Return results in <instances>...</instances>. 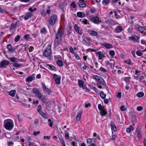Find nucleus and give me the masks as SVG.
Wrapping results in <instances>:
<instances>
[{"instance_id": "nucleus-1", "label": "nucleus", "mask_w": 146, "mask_h": 146, "mask_svg": "<svg viewBox=\"0 0 146 146\" xmlns=\"http://www.w3.org/2000/svg\"><path fill=\"white\" fill-rule=\"evenodd\" d=\"M64 31L62 29H60L57 33L55 40L54 44L55 45H58L61 40L62 36Z\"/></svg>"}, {"instance_id": "nucleus-2", "label": "nucleus", "mask_w": 146, "mask_h": 146, "mask_svg": "<svg viewBox=\"0 0 146 146\" xmlns=\"http://www.w3.org/2000/svg\"><path fill=\"white\" fill-rule=\"evenodd\" d=\"M33 91L38 97L44 103L46 102V97L36 88L33 89Z\"/></svg>"}, {"instance_id": "nucleus-3", "label": "nucleus", "mask_w": 146, "mask_h": 146, "mask_svg": "<svg viewBox=\"0 0 146 146\" xmlns=\"http://www.w3.org/2000/svg\"><path fill=\"white\" fill-rule=\"evenodd\" d=\"M4 125L6 129L10 131L13 128V121L10 119L5 120L4 121Z\"/></svg>"}, {"instance_id": "nucleus-4", "label": "nucleus", "mask_w": 146, "mask_h": 146, "mask_svg": "<svg viewBox=\"0 0 146 146\" xmlns=\"http://www.w3.org/2000/svg\"><path fill=\"white\" fill-rule=\"evenodd\" d=\"M10 59L13 62V63H12V64L15 67L20 68L23 66L22 64H19L17 63L19 60V59H18L15 57H13L10 58Z\"/></svg>"}, {"instance_id": "nucleus-5", "label": "nucleus", "mask_w": 146, "mask_h": 146, "mask_svg": "<svg viewBox=\"0 0 146 146\" xmlns=\"http://www.w3.org/2000/svg\"><path fill=\"white\" fill-rule=\"evenodd\" d=\"M57 19L58 18L56 15H53L49 18L48 22L50 25L52 26L55 24Z\"/></svg>"}, {"instance_id": "nucleus-6", "label": "nucleus", "mask_w": 146, "mask_h": 146, "mask_svg": "<svg viewBox=\"0 0 146 146\" xmlns=\"http://www.w3.org/2000/svg\"><path fill=\"white\" fill-rule=\"evenodd\" d=\"M52 45L51 44H49L47 48L44 52L43 54L45 56H48L50 55L51 53V47Z\"/></svg>"}, {"instance_id": "nucleus-7", "label": "nucleus", "mask_w": 146, "mask_h": 146, "mask_svg": "<svg viewBox=\"0 0 146 146\" xmlns=\"http://www.w3.org/2000/svg\"><path fill=\"white\" fill-rule=\"evenodd\" d=\"M94 79L97 81L99 82L103 85H105L106 84L104 81V79L101 77L96 75L93 76Z\"/></svg>"}, {"instance_id": "nucleus-8", "label": "nucleus", "mask_w": 146, "mask_h": 146, "mask_svg": "<svg viewBox=\"0 0 146 146\" xmlns=\"http://www.w3.org/2000/svg\"><path fill=\"white\" fill-rule=\"evenodd\" d=\"M52 75L53 76L56 84L58 85L60 84L61 76L59 75H57L55 74H52Z\"/></svg>"}, {"instance_id": "nucleus-9", "label": "nucleus", "mask_w": 146, "mask_h": 146, "mask_svg": "<svg viewBox=\"0 0 146 146\" xmlns=\"http://www.w3.org/2000/svg\"><path fill=\"white\" fill-rule=\"evenodd\" d=\"M90 19L95 23H98L99 22H101L99 20V18L97 16H90Z\"/></svg>"}, {"instance_id": "nucleus-10", "label": "nucleus", "mask_w": 146, "mask_h": 146, "mask_svg": "<svg viewBox=\"0 0 146 146\" xmlns=\"http://www.w3.org/2000/svg\"><path fill=\"white\" fill-rule=\"evenodd\" d=\"M97 56L98 57L99 60H102L103 58L106 57L105 55L101 51H98L96 53Z\"/></svg>"}, {"instance_id": "nucleus-11", "label": "nucleus", "mask_w": 146, "mask_h": 146, "mask_svg": "<svg viewBox=\"0 0 146 146\" xmlns=\"http://www.w3.org/2000/svg\"><path fill=\"white\" fill-rule=\"evenodd\" d=\"M123 27L120 25H117L114 31L116 33H119L121 32L123 30Z\"/></svg>"}, {"instance_id": "nucleus-12", "label": "nucleus", "mask_w": 146, "mask_h": 146, "mask_svg": "<svg viewBox=\"0 0 146 146\" xmlns=\"http://www.w3.org/2000/svg\"><path fill=\"white\" fill-rule=\"evenodd\" d=\"M129 38L135 42L139 41L140 38L139 36L134 35L133 36L129 37Z\"/></svg>"}, {"instance_id": "nucleus-13", "label": "nucleus", "mask_w": 146, "mask_h": 146, "mask_svg": "<svg viewBox=\"0 0 146 146\" xmlns=\"http://www.w3.org/2000/svg\"><path fill=\"white\" fill-rule=\"evenodd\" d=\"M9 64V62L8 61L6 60H3L0 63V67L2 68L8 65Z\"/></svg>"}, {"instance_id": "nucleus-14", "label": "nucleus", "mask_w": 146, "mask_h": 146, "mask_svg": "<svg viewBox=\"0 0 146 146\" xmlns=\"http://www.w3.org/2000/svg\"><path fill=\"white\" fill-rule=\"evenodd\" d=\"M7 48L9 52L12 53L15 52V48H13L11 45L9 44L7 46Z\"/></svg>"}, {"instance_id": "nucleus-15", "label": "nucleus", "mask_w": 146, "mask_h": 146, "mask_svg": "<svg viewBox=\"0 0 146 146\" xmlns=\"http://www.w3.org/2000/svg\"><path fill=\"white\" fill-rule=\"evenodd\" d=\"M32 16V13H27L26 14L23 15V17L25 20H27L29 18Z\"/></svg>"}, {"instance_id": "nucleus-16", "label": "nucleus", "mask_w": 146, "mask_h": 146, "mask_svg": "<svg viewBox=\"0 0 146 146\" xmlns=\"http://www.w3.org/2000/svg\"><path fill=\"white\" fill-rule=\"evenodd\" d=\"M89 34L93 37H97L98 34L97 32L94 30H92L90 31Z\"/></svg>"}, {"instance_id": "nucleus-17", "label": "nucleus", "mask_w": 146, "mask_h": 146, "mask_svg": "<svg viewBox=\"0 0 146 146\" xmlns=\"http://www.w3.org/2000/svg\"><path fill=\"white\" fill-rule=\"evenodd\" d=\"M46 67L51 70H53L54 71L56 70V68L52 65L47 64L46 65Z\"/></svg>"}, {"instance_id": "nucleus-18", "label": "nucleus", "mask_w": 146, "mask_h": 146, "mask_svg": "<svg viewBox=\"0 0 146 146\" xmlns=\"http://www.w3.org/2000/svg\"><path fill=\"white\" fill-rule=\"evenodd\" d=\"M84 0H79L78 4L79 5L82 7H84L86 6V4Z\"/></svg>"}, {"instance_id": "nucleus-19", "label": "nucleus", "mask_w": 146, "mask_h": 146, "mask_svg": "<svg viewBox=\"0 0 146 146\" xmlns=\"http://www.w3.org/2000/svg\"><path fill=\"white\" fill-rule=\"evenodd\" d=\"M77 15L79 18H84L85 17V13L83 12H78L77 13Z\"/></svg>"}, {"instance_id": "nucleus-20", "label": "nucleus", "mask_w": 146, "mask_h": 146, "mask_svg": "<svg viewBox=\"0 0 146 146\" xmlns=\"http://www.w3.org/2000/svg\"><path fill=\"white\" fill-rule=\"evenodd\" d=\"M102 45L107 49H109L112 47V45L109 43H103Z\"/></svg>"}, {"instance_id": "nucleus-21", "label": "nucleus", "mask_w": 146, "mask_h": 146, "mask_svg": "<svg viewBox=\"0 0 146 146\" xmlns=\"http://www.w3.org/2000/svg\"><path fill=\"white\" fill-rule=\"evenodd\" d=\"M144 78V77L142 75L139 78V82H140L144 84L145 85L146 84V83L145 81L143 80Z\"/></svg>"}, {"instance_id": "nucleus-22", "label": "nucleus", "mask_w": 146, "mask_h": 146, "mask_svg": "<svg viewBox=\"0 0 146 146\" xmlns=\"http://www.w3.org/2000/svg\"><path fill=\"white\" fill-rule=\"evenodd\" d=\"M134 128L133 126L131 125L129 126V127H127L126 129V132L128 133H130L131 131Z\"/></svg>"}, {"instance_id": "nucleus-23", "label": "nucleus", "mask_w": 146, "mask_h": 146, "mask_svg": "<svg viewBox=\"0 0 146 146\" xmlns=\"http://www.w3.org/2000/svg\"><path fill=\"white\" fill-rule=\"evenodd\" d=\"M78 86L80 88L84 84V82L82 80L79 79L78 80Z\"/></svg>"}, {"instance_id": "nucleus-24", "label": "nucleus", "mask_w": 146, "mask_h": 146, "mask_svg": "<svg viewBox=\"0 0 146 146\" xmlns=\"http://www.w3.org/2000/svg\"><path fill=\"white\" fill-rule=\"evenodd\" d=\"M111 129H113L114 131L117 130L116 126L115 125L114 122L113 121L111 122Z\"/></svg>"}, {"instance_id": "nucleus-25", "label": "nucleus", "mask_w": 146, "mask_h": 146, "mask_svg": "<svg viewBox=\"0 0 146 146\" xmlns=\"http://www.w3.org/2000/svg\"><path fill=\"white\" fill-rule=\"evenodd\" d=\"M81 114L82 112L81 111L78 112L76 117V120L77 121H78L80 120L81 117Z\"/></svg>"}, {"instance_id": "nucleus-26", "label": "nucleus", "mask_w": 146, "mask_h": 146, "mask_svg": "<svg viewBox=\"0 0 146 146\" xmlns=\"http://www.w3.org/2000/svg\"><path fill=\"white\" fill-rule=\"evenodd\" d=\"M81 88H82V89L86 92H89L90 91L89 89L87 88L86 84H84Z\"/></svg>"}, {"instance_id": "nucleus-27", "label": "nucleus", "mask_w": 146, "mask_h": 146, "mask_svg": "<svg viewBox=\"0 0 146 146\" xmlns=\"http://www.w3.org/2000/svg\"><path fill=\"white\" fill-rule=\"evenodd\" d=\"M16 93V91L15 90H12L10 91L9 92V94L12 97H14Z\"/></svg>"}, {"instance_id": "nucleus-28", "label": "nucleus", "mask_w": 146, "mask_h": 146, "mask_svg": "<svg viewBox=\"0 0 146 146\" xmlns=\"http://www.w3.org/2000/svg\"><path fill=\"white\" fill-rule=\"evenodd\" d=\"M142 133L139 130H137L135 132V134L137 136L138 138H139L141 136Z\"/></svg>"}, {"instance_id": "nucleus-29", "label": "nucleus", "mask_w": 146, "mask_h": 146, "mask_svg": "<svg viewBox=\"0 0 146 146\" xmlns=\"http://www.w3.org/2000/svg\"><path fill=\"white\" fill-rule=\"evenodd\" d=\"M17 23V22L16 23H13L11 24L10 27V30H13L15 29L16 27V25Z\"/></svg>"}, {"instance_id": "nucleus-30", "label": "nucleus", "mask_w": 146, "mask_h": 146, "mask_svg": "<svg viewBox=\"0 0 146 146\" xmlns=\"http://www.w3.org/2000/svg\"><path fill=\"white\" fill-rule=\"evenodd\" d=\"M100 95L101 98L103 99H105L106 96V94H104L103 91H101L100 92Z\"/></svg>"}, {"instance_id": "nucleus-31", "label": "nucleus", "mask_w": 146, "mask_h": 146, "mask_svg": "<svg viewBox=\"0 0 146 146\" xmlns=\"http://www.w3.org/2000/svg\"><path fill=\"white\" fill-rule=\"evenodd\" d=\"M21 105L22 106L25 107L26 108H30L31 105L30 104L27 105L26 104L22 103L21 104Z\"/></svg>"}, {"instance_id": "nucleus-32", "label": "nucleus", "mask_w": 146, "mask_h": 146, "mask_svg": "<svg viewBox=\"0 0 146 146\" xmlns=\"http://www.w3.org/2000/svg\"><path fill=\"white\" fill-rule=\"evenodd\" d=\"M110 0H103L102 3L104 5H107L110 3Z\"/></svg>"}, {"instance_id": "nucleus-33", "label": "nucleus", "mask_w": 146, "mask_h": 146, "mask_svg": "<svg viewBox=\"0 0 146 146\" xmlns=\"http://www.w3.org/2000/svg\"><path fill=\"white\" fill-rule=\"evenodd\" d=\"M38 113L43 118L46 119H47V116L42 111Z\"/></svg>"}, {"instance_id": "nucleus-34", "label": "nucleus", "mask_w": 146, "mask_h": 146, "mask_svg": "<svg viewBox=\"0 0 146 146\" xmlns=\"http://www.w3.org/2000/svg\"><path fill=\"white\" fill-rule=\"evenodd\" d=\"M38 113L43 118L46 119H47V116L42 111Z\"/></svg>"}, {"instance_id": "nucleus-35", "label": "nucleus", "mask_w": 146, "mask_h": 146, "mask_svg": "<svg viewBox=\"0 0 146 146\" xmlns=\"http://www.w3.org/2000/svg\"><path fill=\"white\" fill-rule=\"evenodd\" d=\"M40 32L41 33L45 34L47 33V31L45 27H44L42 28L40 30Z\"/></svg>"}, {"instance_id": "nucleus-36", "label": "nucleus", "mask_w": 146, "mask_h": 146, "mask_svg": "<svg viewBox=\"0 0 146 146\" xmlns=\"http://www.w3.org/2000/svg\"><path fill=\"white\" fill-rule=\"evenodd\" d=\"M99 70L100 71L102 72H107V70L106 69L102 66L100 67Z\"/></svg>"}, {"instance_id": "nucleus-37", "label": "nucleus", "mask_w": 146, "mask_h": 146, "mask_svg": "<svg viewBox=\"0 0 146 146\" xmlns=\"http://www.w3.org/2000/svg\"><path fill=\"white\" fill-rule=\"evenodd\" d=\"M59 140L61 142L62 146H65V143L64 140L62 137L59 138Z\"/></svg>"}, {"instance_id": "nucleus-38", "label": "nucleus", "mask_w": 146, "mask_h": 146, "mask_svg": "<svg viewBox=\"0 0 146 146\" xmlns=\"http://www.w3.org/2000/svg\"><path fill=\"white\" fill-rule=\"evenodd\" d=\"M57 64L59 66H62L63 64V63L62 61L61 60H58L56 62Z\"/></svg>"}, {"instance_id": "nucleus-39", "label": "nucleus", "mask_w": 146, "mask_h": 146, "mask_svg": "<svg viewBox=\"0 0 146 146\" xmlns=\"http://www.w3.org/2000/svg\"><path fill=\"white\" fill-rule=\"evenodd\" d=\"M33 80V78L31 76H30L28 77L26 79V82H30Z\"/></svg>"}, {"instance_id": "nucleus-40", "label": "nucleus", "mask_w": 146, "mask_h": 146, "mask_svg": "<svg viewBox=\"0 0 146 146\" xmlns=\"http://www.w3.org/2000/svg\"><path fill=\"white\" fill-rule=\"evenodd\" d=\"M144 28L142 27H138L137 29L139 32L142 33Z\"/></svg>"}, {"instance_id": "nucleus-41", "label": "nucleus", "mask_w": 146, "mask_h": 146, "mask_svg": "<svg viewBox=\"0 0 146 146\" xmlns=\"http://www.w3.org/2000/svg\"><path fill=\"white\" fill-rule=\"evenodd\" d=\"M42 106L41 105H38V108L37 109V111L38 113H39L40 112L42 111Z\"/></svg>"}, {"instance_id": "nucleus-42", "label": "nucleus", "mask_w": 146, "mask_h": 146, "mask_svg": "<svg viewBox=\"0 0 146 146\" xmlns=\"http://www.w3.org/2000/svg\"><path fill=\"white\" fill-rule=\"evenodd\" d=\"M100 113L102 116H103L106 115L107 113V112L104 110L103 111H100Z\"/></svg>"}, {"instance_id": "nucleus-43", "label": "nucleus", "mask_w": 146, "mask_h": 146, "mask_svg": "<svg viewBox=\"0 0 146 146\" xmlns=\"http://www.w3.org/2000/svg\"><path fill=\"white\" fill-rule=\"evenodd\" d=\"M40 13L41 15L43 16L44 18L45 17H46V13L44 10H42Z\"/></svg>"}, {"instance_id": "nucleus-44", "label": "nucleus", "mask_w": 146, "mask_h": 146, "mask_svg": "<svg viewBox=\"0 0 146 146\" xmlns=\"http://www.w3.org/2000/svg\"><path fill=\"white\" fill-rule=\"evenodd\" d=\"M144 95V94L143 92H141L137 94V97H143Z\"/></svg>"}, {"instance_id": "nucleus-45", "label": "nucleus", "mask_w": 146, "mask_h": 146, "mask_svg": "<svg viewBox=\"0 0 146 146\" xmlns=\"http://www.w3.org/2000/svg\"><path fill=\"white\" fill-rule=\"evenodd\" d=\"M70 6L72 7L73 8H75L76 7V4L74 2H73L72 3L70 4Z\"/></svg>"}, {"instance_id": "nucleus-46", "label": "nucleus", "mask_w": 146, "mask_h": 146, "mask_svg": "<svg viewBox=\"0 0 146 146\" xmlns=\"http://www.w3.org/2000/svg\"><path fill=\"white\" fill-rule=\"evenodd\" d=\"M20 38V36L19 35H17L15 38V41L17 42L19 40Z\"/></svg>"}, {"instance_id": "nucleus-47", "label": "nucleus", "mask_w": 146, "mask_h": 146, "mask_svg": "<svg viewBox=\"0 0 146 146\" xmlns=\"http://www.w3.org/2000/svg\"><path fill=\"white\" fill-rule=\"evenodd\" d=\"M136 54L138 56H141L142 55L143 53L142 52L139 50L136 52Z\"/></svg>"}, {"instance_id": "nucleus-48", "label": "nucleus", "mask_w": 146, "mask_h": 146, "mask_svg": "<svg viewBox=\"0 0 146 146\" xmlns=\"http://www.w3.org/2000/svg\"><path fill=\"white\" fill-rule=\"evenodd\" d=\"M30 36L29 35H26L24 36V38L25 39L27 40L30 38Z\"/></svg>"}, {"instance_id": "nucleus-49", "label": "nucleus", "mask_w": 146, "mask_h": 146, "mask_svg": "<svg viewBox=\"0 0 146 146\" xmlns=\"http://www.w3.org/2000/svg\"><path fill=\"white\" fill-rule=\"evenodd\" d=\"M120 109L121 111H125L127 110V109L124 106H122L120 108Z\"/></svg>"}, {"instance_id": "nucleus-50", "label": "nucleus", "mask_w": 146, "mask_h": 146, "mask_svg": "<svg viewBox=\"0 0 146 146\" xmlns=\"http://www.w3.org/2000/svg\"><path fill=\"white\" fill-rule=\"evenodd\" d=\"M87 142L88 143L90 144L92 142V139L88 138L87 139Z\"/></svg>"}, {"instance_id": "nucleus-51", "label": "nucleus", "mask_w": 146, "mask_h": 146, "mask_svg": "<svg viewBox=\"0 0 146 146\" xmlns=\"http://www.w3.org/2000/svg\"><path fill=\"white\" fill-rule=\"evenodd\" d=\"M141 42L143 44L146 46V40L144 39H142L141 40Z\"/></svg>"}, {"instance_id": "nucleus-52", "label": "nucleus", "mask_w": 146, "mask_h": 146, "mask_svg": "<svg viewBox=\"0 0 146 146\" xmlns=\"http://www.w3.org/2000/svg\"><path fill=\"white\" fill-rule=\"evenodd\" d=\"M43 91L46 92L48 94H49L50 92V90L47 88L44 89Z\"/></svg>"}, {"instance_id": "nucleus-53", "label": "nucleus", "mask_w": 146, "mask_h": 146, "mask_svg": "<svg viewBox=\"0 0 146 146\" xmlns=\"http://www.w3.org/2000/svg\"><path fill=\"white\" fill-rule=\"evenodd\" d=\"M29 10L31 12L34 11L36 10V9L35 8L30 7Z\"/></svg>"}, {"instance_id": "nucleus-54", "label": "nucleus", "mask_w": 146, "mask_h": 146, "mask_svg": "<svg viewBox=\"0 0 146 146\" xmlns=\"http://www.w3.org/2000/svg\"><path fill=\"white\" fill-rule=\"evenodd\" d=\"M111 56H113L114 55L115 53L113 50H111L109 52Z\"/></svg>"}, {"instance_id": "nucleus-55", "label": "nucleus", "mask_w": 146, "mask_h": 146, "mask_svg": "<svg viewBox=\"0 0 146 146\" xmlns=\"http://www.w3.org/2000/svg\"><path fill=\"white\" fill-rule=\"evenodd\" d=\"M130 78H131L129 77H125V80L126 82H128L129 81Z\"/></svg>"}, {"instance_id": "nucleus-56", "label": "nucleus", "mask_w": 146, "mask_h": 146, "mask_svg": "<svg viewBox=\"0 0 146 146\" xmlns=\"http://www.w3.org/2000/svg\"><path fill=\"white\" fill-rule=\"evenodd\" d=\"M34 49V47L32 46H30L29 48V51L30 52L33 51Z\"/></svg>"}, {"instance_id": "nucleus-57", "label": "nucleus", "mask_w": 146, "mask_h": 146, "mask_svg": "<svg viewBox=\"0 0 146 146\" xmlns=\"http://www.w3.org/2000/svg\"><path fill=\"white\" fill-rule=\"evenodd\" d=\"M74 28L76 32L78 31V30H79V27L76 25H74Z\"/></svg>"}, {"instance_id": "nucleus-58", "label": "nucleus", "mask_w": 146, "mask_h": 146, "mask_svg": "<svg viewBox=\"0 0 146 146\" xmlns=\"http://www.w3.org/2000/svg\"><path fill=\"white\" fill-rule=\"evenodd\" d=\"M105 64L106 66L108 65H111V64L109 60H106L105 61Z\"/></svg>"}, {"instance_id": "nucleus-59", "label": "nucleus", "mask_w": 146, "mask_h": 146, "mask_svg": "<svg viewBox=\"0 0 146 146\" xmlns=\"http://www.w3.org/2000/svg\"><path fill=\"white\" fill-rule=\"evenodd\" d=\"M137 109L138 111H141L143 110V108L141 106H139L137 107Z\"/></svg>"}, {"instance_id": "nucleus-60", "label": "nucleus", "mask_w": 146, "mask_h": 146, "mask_svg": "<svg viewBox=\"0 0 146 146\" xmlns=\"http://www.w3.org/2000/svg\"><path fill=\"white\" fill-rule=\"evenodd\" d=\"M125 62L129 65L131 64V61L130 60L125 61Z\"/></svg>"}, {"instance_id": "nucleus-61", "label": "nucleus", "mask_w": 146, "mask_h": 146, "mask_svg": "<svg viewBox=\"0 0 146 146\" xmlns=\"http://www.w3.org/2000/svg\"><path fill=\"white\" fill-rule=\"evenodd\" d=\"M40 133V131H34L33 132V134L35 135H37L39 134Z\"/></svg>"}, {"instance_id": "nucleus-62", "label": "nucleus", "mask_w": 146, "mask_h": 146, "mask_svg": "<svg viewBox=\"0 0 146 146\" xmlns=\"http://www.w3.org/2000/svg\"><path fill=\"white\" fill-rule=\"evenodd\" d=\"M116 97L119 98H121V92H118L116 95Z\"/></svg>"}, {"instance_id": "nucleus-63", "label": "nucleus", "mask_w": 146, "mask_h": 146, "mask_svg": "<svg viewBox=\"0 0 146 146\" xmlns=\"http://www.w3.org/2000/svg\"><path fill=\"white\" fill-rule=\"evenodd\" d=\"M91 88L93 89L96 92H98L97 89L95 87H92Z\"/></svg>"}, {"instance_id": "nucleus-64", "label": "nucleus", "mask_w": 146, "mask_h": 146, "mask_svg": "<svg viewBox=\"0 0 146 146\" xmlns=\"http://www.w3.org/2000/svg\"><path fill=\"white\" fill-rule=\"evenodd\" d=\"M8 145L9 146H12L13 145V143L12 141L8 142Z\"/></svg>"}]
</instances>
